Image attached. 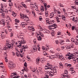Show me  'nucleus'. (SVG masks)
Wrapping results in <instances>:
<instances>
[{"mask_svg":"<svg viewBox=\"0 0 78 78\" xmlns=\"http://www.w3.org/2000/svg\"><path fill=\"white\" fill-rule=\"evenodd\" d=\"M38 30H39V31H42V30H43V29L42 27H38Z\"/></svg>","mask_w":78,"mask_h":78,"instance_id":"obj_37","label":"nucleus"},{"mask_svg":"<svg viewBox=\"0 0 78 78\" xmlns=\"http://www.w3.org/2000/svg\"><path fill=\"white\" fill-rule=\"evenodd\" d=\"M20 53H20V55H20L21 57H23V55L24 54V51H23L22 52H20Z\"/></svg>","mask_w":78,"mask_h":78,"instance_id":"obj_33","label":"nucleus"},{"mask_svg":"<svg viewBox=\"0 0 78 78\" xmlns=\"http://www.w3.org/2000/svg\"><path fill=\"white\" fill-rule=\"evenodd\" d=\"M12 15L14 17H16V13L14 12H12Z\"/></svg>","mask_w":78,"mask_h":78,"instance_id":"obj_30","label":"nucleus"},{"mask_svg":"<svg viewBox=\"0 0 78 78\" xmlns=\"http://www.w3.org/2000/svg\"><path fill=\"white\" fill-rule=\"evenodd\" d=\"M52 67L51 65L49 63H47V66H46L45 67L47 68L48 67Z\"/></svg>","mask_w":78,"mask_h":78,"instance_id":"obj_21","label":"nucleus"},{"mask_svg":"<svg viewBox=\"0 0 78 78\" xmlns=\"http://www.w3.org/2000/svg\"><path fill=\"white\" fill-rule=\"evenodd\" d=\"M40 61H41V58L38 57L36 59V60L37 64H39V62H40Z\"/></svg>","mask_w":78,"mask_h":78,"instance_id":"obj_11","label":"nucleus"},{"mask_svg":"<svg viewBox=\"0 0 78 78\" xmlns=\"http://www.w3.org/2000/svg\"><path fill=\"white\" fill-rule=\"evenodd\" d=\"M66 42L67 44H68V45H69L70 44V41L69 39L67 40Z\"/></svg>","mask_w":78,"mask_h":78,"instance_id":"obj_32","label":"nucleus"},{"mask_svg":"<svg viewBox=\"0 0 78 78\" xmlns=\"http://www.w3.org/2000/svg\"><path fill=\"white\" fill-rule=\"evenodd\" d=\"M20 44L18 45H17V47H19V48H20V47H21V46H22V45H21V44Z\"/></svg>","mask_w":78,"mask_h":78,"instance_id":"obj_52","label":"nucleus"},{"mask_svg":"<svg viewBox=\"0 0 78 78\" xmlns=\"http://www.w3.org/2000/svg\"><path fill=\"white\" fill-rule=\"evenodd\" d=\"M45 76L46 78H48V77H49V76L48 75H47L46 74H45Z\"/></svg>","mask_w":78,"mask_h":78,"instance_id":"obj_45","label":"nucleus"},{"mask_svg":"<svg viewBox=\"0 0 78 78\" xmlns=\"http://www.w3.org/2000/svg\"><path fill=\"white\" fill-rule=\"evenodd\" d=\"M43 54L44 55V56H47L48 54L47 53V52L45 51L43 53Z\"/></svg>","mask_w":78,"mask_h":78,"instance_id":"obj_39","label":"nucleus"},{"mask_svg":"<svg viewBox=\"0 0 78 78\" xmlns=\"http://www.w3.org/2000/svg\"><path fill=\"white\" fill-rule=\"evenodd\" d=\"M8 30L9 31H10V32H11L12 31V29H11L10 27L8 28Z\"/></svg>","mask_w":78,"mask_h":78,"instance_id":"obj_51","label":"nucleus"},{"mask_svg":"<svg viewBox=\"0 0 78 78\" xmlns=\"http://www.w3.org/2000/svg\"><path fill=\"white\" fill-rule=\"evenodd\" d=\"M73 55L69 53L68 55H66L65 58H67L68 60H70L71 59H73L72 57L73 56Z\"/></svg>","mask_w":78,"mask_h":78,"instance_id":"obj_7","label":"nucleus"},{"mask_svg":"<svg viewBox=\"0 0 78 78\" xmlns=\"http://www.w3.org/2000/svg\"><path fill=\"white\" fill-rule=\"evenodd\" d=\"M20 16H21V17L24 20L27 21V20L29 19V18L28 16H27V15L22 13H20Z\"/></svg>","mask_w":78,"mask_h":78,"instance_id":"obj_6","label":"nucleus"},{"mask_svg":"<svg viewBox=\"0 0 78 78\" xmlns=\"http://www.w3.org/2000/svg\"><path fill=\"white\" fill-rule=\"evenodd\" d=\"M59 67L60 69H63V68H64L63 65L59 66Z\"/></svg>","mask_w":78,"mask_h":78,"instance_id":"obj_47","label":"nucleus"},{"mask_svg":"<svg viewBox=\"0 0 78 78\" xmlns=\"http://www.w3.org/2000/svg\"><path fill=\"white\" fill-rule=\"evenodd\" d=\"M75 3L76 5H78V0H75Z\"/></svg>","mask_w":78,"mask_h":78,"instance_id":"obj_42","label":"nucleus"},{"mask_svg":"<svg viewBox=\"0 0 78 78\" xmlns=\"http://www.w3.org/2000/svg\"><path fill=\"white\" fill-rule=\"evenodd\" d=\"M27 28H29V30H32L33 31H34V29L33 27L28 26Z\"/></svg>","mask_w":78,"mask_h":78,"instance_id":"obj_15","label":"nucleus"},{"mask_svg":"<svg viewBox=\"0 0 78 78\" xmlns=\"http://www.w3.org/2000/svg\"><path fill=\"white\" fill-rule=\"evenodd\" d=\"M6 17L7 19H8V20L10 19L9 16H6Z\"/></svg>","mask_w":78,"mask_h":78,"instance_id":"obj_63","label":"nucleus"},{"mask_svg":"<svg viewBox=\"0 0 78 78\" xmlns=\"http://www.w3.org/2000/svg\"><path fill=\"white\" fill-rule=\"evenodd\" d=\"M66 17H65V16H62V19L63 20H66Z\"/></svg>","mask_w":78,"mask_h":78,"instance_id":"obj_38","label":"nucleus"},{"mask_svg":"<svg viewBox=\"0 0 78 78\" xmlns=\"http://www.w3.org/2000/svg\"><path fill=\"white\" fill-rule=\"evenodd\" d=\"M49 58L51 59H55V57L54 55H50V56Z\"/></svg>","mask_w":78,"mask_h":78,"instance_id":"obj_16","label":"nucleus"},{"mask_svg":"<svg viewBox=\"0 0 78 78\" xmlns=\"http://www.w3.org/2000/svg\"><path fill=\"white\" fill-rule=\"evenodd\" d=\"M37 39L38 41H41L42 40V38L44 37V34H42V32H39L38 34H37Z\"/></svg>","mask_w":78,"mask_h":78,"instance_id":"obj_4","label":"nucleus"},{"mask_svg":"<svg viewBox=\"0 0 78 78\" xmlns=\"http://www.w3.org/2000/svg\"><path fill=\"white\" fill-rule=\"evenodd\" d=\"M69 70L70 71H73V68H70L69 69Z\"/></svg>","mask_w":78,"mask_h":78,"instance_id":"obj_62","label":"nucleus"},{"mask_svg":"<svg viewBox=\"0 0 78 78\" xmlns=\"http://www.w3.org/2000/svg\"><path fill=\"white\" fill-rule=\"evenodd\" d=\"M73 47V46L72 44H70L69 46V47H67V49H70V48H72Z\"/></svg>","mask_w":78,"mask_h":78,"instance_id":"obj_13","label":"nucleus"},{"mask_svg":"<svg viewBox=\"0 0 78 78\" xmlns=\"http://www.w3.org/2000/svg\"><path fill=\"white\" fill-rule=\"evenodd\" d=\"M40 61L41 63L44 62V58H41V59H40Z\"/></svg>","mask_w":78,"mask_h":78,"instance_id":"obj_43","label":"nucleus"},{"mask_svg":"<svg viewBox=\"0 0 78 78\" xmlns=\"http://www.w3.org/2000/svg\"><path fill=\"white\" fill-rule=\"evenodd\" d=\"M27 62H25L24 63V66L25 67V68H26L27 67Z\"/></svg>","mask_w":78,"mask_h":78,"instance_id":"obj_50","label":"nucleus"},{"mask_svg":"<svg viewBox=\"0 0 78 78\" xmlns=\"http://www.w3.org/2000/svg\"><path fill=\"white\" fill-rule=\"evenodd\" d=\"M9 40H6V47H7V48H13V45H14V44L11 43V42L9 41Z\"/></svg>","mask_w":78,"mask_h":78,"instance_id":"obj_3","label":"nucleus"},{"mask_svg":"<svg viewBox=\"0 0 78 78\" xmlns=\"http://www.w3.org/2000/svg\"><path fill=\"white\" fill-rule=\"evenodd\" d=\"M32 7L33 8H34L35 10L36 11H38V8L37 7V6L34 4H30Z\"/></svg>","mask_w":78,"mask_h":78,"instance_id":"obj_10","label":"nucleus"},{"mask_svg":"<svg viewBox=\"0 0 78 78\" xmlns=\"http://www.w3.org/2000/svg\"><path fill=\"white\" fill-rule=\"evenodd\" d=\"M50 53H55V52L52 50L50 51Z\"/></svg>","mask_w":78,"mask_h":78,"instance_id":"obj_58","label":"nucleus"},{"mask_svg":"<svg viewBox=\"0 0 78 78\" xmlns=\"http://www.w3.org/2000/svg\"><path fill=\"white\" fill-rule=\"evenodd\" d=\"M15 6L16 7V8H18V9H20V6L18 5H17V4H15Z\"/></svg>","mask_w":78,"mask_h":78,"instance_id":"obj_34","label":"nucleus"},{"mask_svg":"<svg viewBox=\"0 0 78 78\" xmlns=\"http://www.w3.org/2000/svg\"><path fill=\"white\" fill-rule=\"evenodd\" d=\"M31 12L33 14L34 16H35V11L34 10V9H32L31 10Z\"/></svg>","mask_w":78,"mask_h":78,"instance_id":"obj_26","label":"nucleus"},{"mask_svg":"<svg viewBox=\"0 0 78 78\" xmlns=\"http://www.w3.org/2000/svg\"><path fill=\"white\" fill-rule=\"evenodd\" d=\"M71 8L74 9H76V8L75 6H71Z\"/></svg>","mask_w":78,"mask_h":78,"instance_id":"obj_48","label":"nucleus"},{"mask_svg":"<svg viewBox=\"0 0 78 78\" xmlns=\"http://www.w3.org/2000/svg\"><path fill=\"white\" fill-rule=\"evenodd\" d=\"M71 39V41H72V42H75V40H74V39H73V38H72Z\"/></svg>","mask_w":78,"mask_h":78,"instance_id":"obj_56","label":"nucleus"},{"mask_svg":"<svg viewBox=\"0 0 78 78\" xmlns=\"http://www.w3.org/2000/svg\"><path fill=\"white\" fill-rule=\"evenodd\" d=\"M57 21V22H58V23H59V22H60V21H59V18H58V17H56L55 18Z\"/></svg>","mask_w":78,"mask_h":78,"instance_id":"obj_40","label":"nucleus"},{"mask_svg":"<svg viewBox=\"0 0 78 78\" xmlns=\"http://www.w3.org/2000/svg\"><path fill=\"white\" fill-rule=\"evenodd\" d=\"M15 21L16 23H19V20L17 19H15Z\"/></svg>","mask_w":78,"mask_h":78,"instance_id":"obj_41","label":"nucleus"},{"mask_svg":"<svg viewBox=\"0 0 78 78\" xmlns=\"http://www.w3.org/2000/svg\"><path fill=\"white\" fill-rule=\"evenodd\" d=\"M76 73V72H75V71L74 70H73L72 71L71 74L73 75H75V74Z\"/></svg>","mask_w":78,"mask_h":78,"instance_id":"obj_31","label":"nucleus"},{"mask_svg":"<svg viewBox=\"0 0 78 78\" xmlns=\"http://www.w3.org/2000/svg\"><path fill=\"white\" fill-rule=\"evenodd\" d=\"M43 5H44V7H47V5L46 3H43Z\"/></svg>","mask_w":78,"mask_h":78,"instance_id":"obj_57","label":"nucleus"},{"mask_svg":"<svg viewBox=\"0 0 78 78\" xmlns=\"http://www.w3.org/2000/svg\"><path fill=\"white\" fill-rule=\"evenodd\" d=\"M23 48L26 49V48H28V47H27V45H23Z\"/></svg>","mask_w":78,"mask_h":78,"instance_id":"obj_35","label":"nucleus"},{"mask_svg":"<svg viewBox=\"0 0 78 78\" xmlns=\"http://www.w3.org/2000/svg\"><path fill=\"white\" fill-rule=\"evenodd\" d=\"M45 16L46 17H48V16H49V14L48 13V11H46L45 12Z\"/></svg>","mask_w":78,"mask_h":78,"instance_id":"obj_18","label":"nucleus"},{"mask_svg":"<svg viewBox=\"0 0 78 78\" xmlns=\"http://www.w3.org/2000/svg\"><path fill=\"white\" fill-rule=\"evenodd\" d=\"M41 10L42 12H43V11H44V7L42 5L41 7Z\"/></svg>","mask_w":78,"mask_h":78,"instance_id":"obj_19","label":"nucleus"},{"mask_svg":"<svg viewBox=\"0 0 78 78\" xmlns=\"http://www.w3.org/2000/svg\"><path fill=\"white\" fill-rule=\"evenodd\" d=\"M60 6V7H64V5H63L62 4H59Z\"/></svg>","mask_w":78,"mask_h":78,"instance_id":"obj_59","label":"nucleus"},{"mask_svg":"<svg viewBox=\"0 0 78 78\" xmlns=\"http://www.w3.org/2000/svg\"><path fill=\"white\" fill-rule=\"evenodd\" d=\"M22 5H23V7H24L25 9H27V6L26 5L23 3H22Z\"/></svg>","mask_w":78,"mask_h":78,"instance_id":"obj_25","label":"nucleus"},{"mask_svg":"<svg viewBox=\"0 0 78 78\" xmlns=\"http://www.w3.org/2000/svg\"><path fill=\"white\" fill-rule=\"evenodd\" d=\"M24 72V70L22 69L21 72H20V74L22 76L23 75V72Z\"/></svg>","mask_w":78,"mask_h":78,"instance_id":"obj_20","label":"nucleus"},{"mask_svg":"<svg viewBox=\"0 0 78 78\" xmlns=\"http://www.w3.org/2000/svg\"><path fill=\"white\" fill-rule=\"evenodd\" d=\"M27 23H28V22H26L25 23L22 22L21 23V25H27Z\"/></svg>","mask_w":78,"mask_h":78,"instance_id":"obj_24","label":"nucleus"},{"mask_svg":"<svg viewBox=\"0 0 78 78\" xmlns=\"http://www.w3.org/2000/svg\"><path fill=\"white\" fill-rule=\"evenodd\" d=\"M66 66H67V67H70L72 66V64H67V65H66Z\"/></svg>","mask_w":78,"mask_h":78,"instance_id":"obj_46","label":"nucleus"},{"mask_svg":"<svg viewBox=\"0 0 78 78\" xmlns=\"http://www.w3.org/2000/svg\"><path fill=\"white\" fill-rule=\"evenodd\" d=\"M1 7L0 9V13L1 14V17H4L5 16V14L8 13V10L6 9L3 10L4 9V6L2 3L1 4Z\"/></svg>","mask_w":78,"mask_h":78,"instance_id":"obj_2","label":"nucleus"},{"mask_svg":"<svg viewBox=\"0 0 78 78\" xmlns=\"http://www.w3.org/2000/svg\"><path fill=\"white\" fill-rule=\"evenodd\" d=\"M46 22L49 25H50V24H52V23H51V21H49V20H48L47 21H46Z\"/></svg>","mask_w":78,"mask_h":78,"instance_id":"obj_27","label":"nucleus"},{"mask_svg":"<svg viewBox=\"0 0 78 78\" xmlns=\"http://www.w3.org/2000/svg\"><path fill=\"white\" fill-rule=\"evenodd\" d=\"M11 76L12 77V78H18L20 77L19 76H17V73H13L11 74Z\"/></svg>","mask_w":78,"mask_h":78,"instance_id":"obj_9","label":"nucleus"},{"mask_svg":"<svg viewBox=\"0 0 78 78\" xmlns=\"http://www.w3.org/2000/svg\"><path fill=\"white\" fill-rule=\"evenodd\" d=\"M49 29L51 30L52 29H55L56 28H57V26L56 24H54L51 26H48Z\"/></svg>","mask_w":78,"mask_h":78,"instance_id":"obj_8","label":"nucleus"},{"mask_svg":"<svg viewBox=\"0 0 78 78\" xmlns=\"http://www.w3.org/2000/svg\"><path fill=\"white\" fill-rule=\"evenodd\" d=\"M41 3H44V0H39Z\"/></svg>","mask_w":78,"mask_h":78,"instance_id":"obj_60","label":"nucleus"},{"mask_svg":"<svg viewBox=\"0 0 78 78\" xmlns=\"http://www.w3.org/2000/svg\"><path fill=\"white\" fill-rule=\"evenodd\" d=\"M25 49L24 48H22L21 49H20V53H22V52H23V51H25Z\"/></svg>","mask_w":78,"mask_h":78,"instance_id":"obj_22","label":"nucleus"},{"mask_svg":"<svg viewBox=\"0 0 78 78\" xmlns=\"http://www.w3.org/2000/svg\"><path fill=\"white\" fill-rule=\"evenodd\" d=\"M24 71L25 70L26 72H28V69H27V68L24 67Z\"/></svg>","mask_w":78,"mask_h":78,"instance_id":"obj_29","label":"nucleus"},{"mask_svg":"<svg viewBox=\"0 0 78 78\" xmlns=\"http://www.w3.org/2000/svg\"><path fill=\"white\" fill-rule=\"evenodd\" d=\"M33 50L34 51H36L37 50V48H33Z\"/></svg>","mask_w":78,"mask_h":78,"instance_id":"obj_55","label":"nucleus"},{"mask_svg":"<svg viewBox=\"0 0 78 78\" xmlns=\"http://www.w3.org/2000/svg\"><path fill=\"white\" fill-rule=\"evenodd\" d=\"M9 6H12V3L10 2L9 3Z\"/></svg>","mask_w":78,"mask_h":78,"instance_id":"obj_49","label":"nucleus"},{"mask_svg":"<svg viewBox=\"0 0 78 78\" xmlns=\"http://www.w3.org/2000/svg\"><path fill=\"white\" fill-rule=\"evenodd\" d=\"M59 43L61 44V45L64 44V41L63 40H61V41H60Z\"/></svg>","mask_w":78,"mask_h":78,"instance_id":"obj_23","label":"nucleus"},{"mask_svg":"<svg viewBox=\"0 0 78 78\" xmlns=\"http://www.w3.org/2000/svg\"><path fill=\"white\" fill-rule=\"evenodd\" d=\"M20 37L21 39L20 41H18V43L19 44H23L26 43V41L24 40L25 37L22 35H20Z\"/></svg>","mask_w":78,"mask_h":78,"instance_id":"obj_5","label":"nucleus"},{"mask_svg":"<svg viewBox=\"0 0 78 78\" xmlns=\"http://www.w3.org/2000/svg\"><path fill=\"white\" fill-rule=\"evenodd\" d=\"M49 18L50 19H52L54 17V12H52L49 15Z\"/></svg>","mask_w":78,"mask_h":78,"instance_id":"obj_12","label":"nucleus"},{"mask_svg":"<svg viewBox=\"0 0 78 78\" xmlns=\"http://www.w3.org/2000/svg\"><path fill=\"white\" fill-rule=\"evenodd\" d=\"M56 50L59 51L61 50V49H60V48H57Z\"/></svg>","mask_w":78,"mask_h":78,"instance_id":"obj_61","label":"nucleus"},{"mask_svg":"<svg viewBox=\"0 0 78 78\" xmlns=\"http://www.w3.org/2000/svg\"><path fill=\"white\" fill-rule=\"evenodd\" d=\"M9 66L10 67H14V64L12 62H10L9 63Z\"/></svg>","mask_w":78,"mask_h":78,"instance_id":"obj_14","label":"nucleus"},{"mask_svg":"<svg viewBox=\"0 0 78 78\" xmlns=\"http://www.w3.org/2000/svg\"><path fill=\"white\" fill-rule=\"evenodd\" d=\"M60 59V60H61V61H64V57L62 56V57H61V58Z\"/></svg>","mask_w":78,"mask_h":78,"instance_id":"obj_44","label":"nucleus"},{"mask_svg":"<svg viewBox=\"0 0 78 78\" xmlns=\"http://www.w3.org/2000/svg\"><path fill=\"white\" fill-rule=\"evenodd\" d=\"M55 42L56 44H58L59 43V41L56 40H55Z\"/></svg>","mask_w":78,"mask_h":78,"instance_id":"obj_54","label":"nucleus"},{"mask_svg":"<svg viewBox=\"0 0 78 78\" xmlns=\"http://www.w3.org/2000/svg\"><path fill=\"white\" fill-rule=\"evenodd\" d=\"M76 50H78L76 49H74L73 51L75 53H76Z\"/></svg>","mask_w":78,"mask_h":78,"instance_id":"obj_64","label":"nucleus"},{"mask_svg":"<svg viewBox=\"0 0 78 78\" xmlns=\"http://www.w3.org/2000/svg\"><path fill=\"white\" fill-rule=\"evenodd\" d=\"M2 24H3V25H5V23H5V21H2Z\"/></svg>","mask_w":78,"mask_h":78,"instance_id":"obj_53","label":"nucleus"},{"mask_svg":"<svg viewBox=\"0 0 78 78\" xmlns=\"http://www.w3.org/2000/svg\"><path fill=\"white\" fill-rule=\"evenodd\" d=\"M15 51H16V54H18V53H19V51L18 50V49H17V48L16 47L15 49Z\"/></svg>","mask_w":78,"mask_h":78,"instance_id":"obj_17","label":"nucleus"},{"mask_svg":"<svg viewBox=\"0 0 78 78\" xmlns=\"http://www.w3.org/2000/svg\"><path fill=\"white\" fill-rule=\"evenodd\" d=\"M42 31L43 33H47L48 31V30L45 29L43 30Z\"/></svg>","mask_w":78,"mask_h":78,"instance_id":"obj_28","label":"nucleus"},{"mask_svg":"<svg viewBox=\"0 0 78 78\" xmlns=\"http://www.w3.org/2000/svg\"><path fill=\"white\" fill-rule=\"evenodd\" d=\"M56 58H57L58 59H60L61 58V56H60L59 55H56Z\"/></svg>","mask_w":78,"mask_h":78,"instance_id":"obj_36","label":"nucleus"},{"mask_svg":"<svg viewBox=\"0 0 78 78\" xmlns=\"http://www.w3.org/2000/svg\"><path fill=\"white\" fill-rule=\"evenodd\" d=\"M46 69H51V70H53V72L50 71L49 73V75L50 76H53L54 75H56L57 73L56 70H57V67L56 66H51L45 68Z\"/></svg>","mask_w":78,"mask_h":78,"instance_id":"obj_1","label":"nucleus"}]
</instances>
